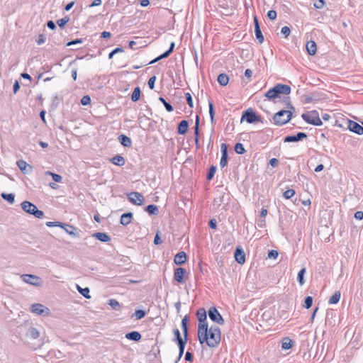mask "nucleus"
I'll list each match as a JSON object with an SVG mask.
<instances>
[{
	"mask_svg": "<svg viewBox=\"0 0 363 363\" xmlns=\"http://www.w3.org/2000/svg\"><path fill=\"white\" fill-rule=\"evenodd\" d=\"M198 338L201 344L206 342L210 347H216L221 340V333L219 327L208 325H198Z\"/></svg>",
	"mask_w": 363,
	"mask_h": 363,
	"instance_id": "nucleus-1",
	"label": "nucleus"
},
{
	"mask_svg": "<svg viewBox=\"0 0 363 363\" xmlns=\"http://www.w3.org/2000/svg\"><path fill=\"white\" fill-rule=\"evenodd\" d=\"M289 108L290 110H281L274 114L273 121L275 125H284L291 119V110H294V108L290 104H289Z\"/></svg>",
	"mask_w": 363,
	"mask_h": 363,
	"instance_id": "nucleus-2",
	"label": "nucleus"
},
{
	"mask_svg": "<svg viewBox=\"0 0 363 363\" xmlns=\"http://www.w3.org/2000/svg\"><path fill=\"white\" fill-rule=\"evenodd\" d=\"M22 209L27 213L34 216L37 218H43L44 212L38 210L35 205L33 203L25 201L21 204Z\"/></svg>",
	"mask_w": 363,
	"mask_h": 363,
	"instance_id": "nucleus-3",
	"label": "nucleus"
},
{
	"mask_svg": "<svg viewBox=\"0 0 363 363\" xmlns=\"http://www.w3.org/2000/svg\"><path fill=\"white\" fill-rule=\"evenodd\" d=\"M302 118L307 123L313 125L323 124L317 111H313L301 115Z\"/></svg>",
	"mask_w": 363,
	"mask_h": 363,
	"instance_id": "nucleus-4",
	"label": "nucleus"
},
{
	"mask_svg": "<svg viewBox=\"0 0 363 363\" xmlns=\"http://www.w3.org/2000/svg\"><path fill=\"white\" fill-rule=\"evenodd\" d=\"M21 278L23 281L35 286H41L43 285L42 279L33 274H22Z\"/></svg>",
	"mask_w": 363,
	"mask_h": 363,
	"instance_id": "nucleus-5",
	"label": "nucleus"
},
{
	"mask_svg": "<svg viewBox=\"0 0 363 363\" xmlns=\"http://www.w3.org/2000/svg\"><path fill=\"white\" fill-rule=\"evenodd\" d=\"M30 311L38 315L48 316L50 311L41 303H33L30 306Z\"/></svg>",
	"mask_w": 363,
	"mask_h": 363,
	"instance_id": "nucleus-6",
	"label": "nucleus"
},
{
	"mask_svg": "<svg viewBox=\"0 0 363 363\" xmlns=\"http://www.w3.org/2000/svg\"><path fill=\"white\" fill-rule=\"evenodd\" d=\"M173 333L174 335L175 340L177 342L179 346V357L180 358L184 354L185 345L187 341V337H184L183 339L181 336L179 330L177 328L174 329Z\"/></svg>",
	"mask_w": 363,
	"mask_h": 363,
	"instance_id": "nucleus-7",
	"label": "nucleus"
},
{
	"mask_svg": "<svg viewBox=\"0 0 363 363\" xmlns=\"http://www.w3.org/2000/svg\"><path fill=\"white\" fill-rule=\"evenodd\" d=\"M243 120H245L248 123H254L261 121V118L252 110H247L242 113L241 121Z\"/></svg>",
	"mask_w": 363,
	"mask_h": 363,
	"instance_id": "nucleus-8",
	"label": "nucleus"
},
{
	"mask_svg": "<svg viewBox=\"0 0 363 363\" xmlns=\"http://www.w3.org/2000/svg\"><path fill=\"white\" fill-rule=\"evenodd\" d=\"M208 316L212 321L219 325H223L224 323L223 317L215 307H211L209 308Z\"/></svg>",
	"mask_w": 363,
	"mask_h": 363,
	"instance_id": "nucleus-9",
	"label": "nucleus"
},
{
	"mask_svg": "<svg viewBox=\"0 0 363 363\" xmlns=\"http://www.w3.org/2000/svg\"><path fill=\"white\" fill-rule=\"evenodd\" d=\"M128 199L130 201L135 205L141 206L144 203V197L143 196L138 192H131L128 195Z\"/></svg>",
	"mask_w": 363,
	"mask_h": 363,
	"instance_id": "nucleus-10",
	"label": "nucleus"
},
{
	"mask_svg": "<svg viewBox=\"0 0 363 363\" xmlns=\"http://www.w3.org/2000/svg\"><path fill=\"white\" fill-rule=\"evenodd\" d=\"M347 128L350 131H352L357 135H363V125H359V123H357L355 121L349 120L348 124H347Z\"/></svg>",
	"mask_w": 363,
	"mask_h": 363,
	"instance_id": "nucleus-11",
	"label": "nucleus"
},
{
	"mask_svg": "<svg viewBox=\"0 0 363 363\" xmlns=\"http://www.w3.org/2000/svg\"><path fill=\"white\" fill-rule=\"evenodd\" d=\"M222 156L220 161V165L222 168L228 164V147L225 143H222L220 146Z\"/></svg>",
	"mask_w": 363,
	"mask_h": 363,
	"instance_id": "nucleus-12",
	"label": "nucleus"
},
{
	"mask_svg": "<svg viewBox=\"0 0 363 363\" xmlns=\"http://www.w3.org/2000/svg\"><path fill=\"white\" fill-rule=\"evenodd\" d=\"M307 138L305 133L299 132L296 135H288L284 138L285 143L298 142Z\"/></svg>",
	"mask_w": 363,
	"mask_h": 363,
	"instance_id": "nucleus-13",
	"label": "nucleus"
},
{
	"mask_svg": "<svg viewBox=\"0 0 363 363\" xmlns=\"http://www.w3.org/2000/svg\"><path fill=\"white\" fill-rule=\"evenodd\" d=\"M186 273V271L185 269L182 267H179L174 269V279L175 281H177L179 283H183L184 282V276Z\"/></svg>",
	"mask_w": 363,
	"mask_h": 363,
	"instance_id": "nucleus-14",
	"label": "nucleus"
},
{
	"mask_svg": "<svg viewBox=\"0 0 363 363\" xmlns=\"http://www.w3.org/2000/svg\"><path fill=\"white\" fill-rule=\"evenodd\" d=\"M236 262L240 264H242L245 262V254L244 250L241 247H237L234 255Z\"/></svg>",
	"mask_w": 363,
	"mask_h": 363,
	"instance_id": "nucleus-15",
	"label": "nucleus"
},
{
	"mask_svg": "<svg viewBox=\"0 0 363 363\" xmlns=\"http://www.w3.org/2000/svg\"><path fill=\"white\" fill-rule=\"evenodd\" d=\"M254 23L256 38L259 43H262L264 41V36L262 33L259 22L256 16L254 17Z\"/></svg>",
	"mask_w": 363,
	"mask_h": 363,
	"instance_id": "nucleus-16",
	"label": "nucleus"
},
{
	"mask_svg": "<svg viewBox=\"0 0 363 363\" xmlns=\"http://www.w3.org/2000/svg\"><path fill=\"white\" fill-rule=\"evenodd\" d=\"M197 318L199 320V325H201V324L203 325H208V323L206 321L207 317H206V311L204 308H201L197 311Z\"/></svg>",
	"mask_w": 363,
	"mask_h": 363,
	"instance_id": "nucleus-17",
	"label": "nucleus"
},
{
	"mask_svg": "<svg viewBox=\"0 0 363 363\" xmlns=\"http://www.w3.org/2000/svg\"><path fill=\"white\" fill-rule=\"evenodd\" d=\"M277 90L278 96L281 94L288 95L291 92V87L286 84H278L274 86Z\"/></svg>",
	"mask_w": 363,
	"mask_h": 363,
	"instance_id": "nucleus-18",
	"label": "nucleus"
},
{
	"mask_svg": "<svg viewBox=\"0 0 363 363\" xmlns=\"http://www.w3.org/2000/svg\"><path fill=\"white\" fill-rule=\"evenodd\" d=\"M26 336L28 338L35 340L39 337L40 332L35 328L30 327L26 333Z\"/></svg>",
	"mask_w": 363,
	"mask_h": 363,
	"instance_id": "nucleus-19",
	"label": "nucleus"
},
{
	"mask_svg": "<svg viewBox=\"0 0 363 363\" xmlns=\"http://www.w3.org/2000/svg\"><path fill=\"white\" fill-rule=\"evenodd\" d=\"M186 261V255L184 252H178L174 258V262L177 265H181Z\"/></svg>",
	"mask_w": 363,
	"mask_h": 363,
	"instance_id": "nucleus-20",
	"label": "nucleus"
},
{
	"mask_svg": "<svg viewBox=\"0 0 363 363\" xmlns=\"http://www.w3.org/2000/svg\"><path fill=\"white\" fill-rule=\"evenodd\" d=\"M199 116H196L195 126H194L195 144H196V149H199L200 147V145H199Z\"/></svg>",
	"mask_w": 363,
	"mask_h": 363,
	"instance_id": "nucleus-21",
	"label": "nucleus"
},
{
	"mask_svg": "<svg viewBox=\"0 0 363 363\" xmlns=\"http://www.w3.org/2000/svg\"><path fill=\"white\" fill-rule=\"evenodd\" d=\"M306 50L310 55H314L316 53L317 46L314 41L310 40L306 43Z\"/></svg>",
	"mask_w": 363,
	"mask_h": 363,
	"instance_id": "nucleus-22",
	"label": "nucleus"
},
{
	"mask_svg": "<svg viewBox=\"0 0 363 363\" xmlns=\"http://www.w3.org/2000/svg\"><path fill=\"white\" fill-rule=\"evenodd\" d=\"M188 127H189L188 121H186V120L182 121L179 123V124L178 125V128H177V130H178L179 134H180V135L185 134L187 132Z\"/></svg>",
	"mask_w": 363,
	"mask_h": 363,
	"instance_id": "nucleus-23",
	"label": "nucleus"
},
{
	"mask_svg": "<svg viewBox=\"0 0 363 363\" xmlns=\"http://www.w3.org/2000/svg\"><path fill=\"white\" fill-rule=\"evenodd\" d=\"M133 218L132 213H123L121 217L120 223L123 225H127L131 222V219Z\"/></svg>",
	"mask_w": 363,
	"mask_h": 363,
	"instance_id": "nucleus-24",
	"label": "nucleus"
},
{
	"mask_svg": "<svg viewBox=\"0 0 363 363\" xmlns=\"http://www.w3.org/2000/svg\"><path fill=\"white\" fill-rule=\"evenodd\" d=\"M125 337L130 340L135 342L139 341L141 339V335L138 331H132L125 334Z\"/></svg>",
	"mask_w": 363,
	"mask_h": 363,
	"instance_id": "nucleus-25",
	"label": "nucleus"
},
{
	"mask_svg": "<svg viewBox=\"0 0 363 363\" xmlns=\"http://www.w3.org/2000/svg\"><path fill=\"white\" fill-rule=\"evenodd\" d=\"M93 236L104 242H108L111 240L109 235L105 233H96L93 235Z\"/></svg>",
	"mask_w": 363,
	"mask_h": 363,
	"instance_id": "nucleus-26",
	"label": "nucleus"
},
{
	"mask_svg": "<svg viewBox=\"0 0 363 363\" xmlns=\"http://www.w3.org/2000/svg\"><path fill=\"white\" fill-rule=\"evenodd\" d=\"M118 140L121 143V144L126 147H129L131 146V140L129 137L125 135H121L118 137Z\"/></svg>",
	"mask_w": 363,
	"mask_h": 363,
	"instance_id": "nucleus-27",
	"label": "nucleus"
},
{
	"mask_svg": "<svg viewBox=\"0 0 363 363\" xmlns=\"http://www.w3.org/2000/svg\"><path fill=\"white\" fill-rule=\"evenodd\" d=\"M111 162L116 165L123 166L125 164V160L123 157L121 155H116L111 160Z\"/></svg>",
	"mask_w": 363,
	"mask_h": 363,
	"instance_id": "nucleus-28",
	"label": "nucleus"
},
{
	"mask_svg": "<svg viewBox=\"0 0 363 363\" xmlns=\"http://www.w3.org/2000/svg\"><path fill=\"white\" fill-rule=\"evenodd\" d=\"M277 91V89L274 86L266 92L265 96L269 100H274L279 96Z\"/></svg>",
	"mask_w": 363,
	"mask_h": 363,
	"instance_id": "nucleus-29",
	"label": "nucleus"
},
{
	"mask_svg": "<svg viewBox=\"0 0 363 363\" xmlns=\"http://www.w3.org/2000/svg\"><path fill=\"white\" fill-rule=\"evenodd\" d=\"M76 288L77 291L86 298H91V296L89 295V289L88 287L82 288L79 285L77 284Z\"/></svg>",
	"mask_w": 363,
	"mask_h": 363,
	"instance_id": "nucleus-30",
	"label": "nucleus"
},
{
	"mask_svg": "<svg viewBox=\"0 0 363 363\" xmlns=\"http://www.w3.org/2000/svg\"><path fill=\"white\" fill-rule=\"evenodd\" d=\"M341 294L340 291H337L334 294L329 298V304H336L340 301Z\"/></svg>",
	"mask_w": 363,
	"mask_h": 363,
	"instance_id": "nucleus-31",
	"label": "nucleus"
},
{
	"mask_svg": "<svg viewBox=\"0 0 363 363\" xmlns=\"http://www.w3.org/2000/svg\"><path fill=\"white\" fill-rule=\"evenodd\" d=\"M228 81H229V78L226 74L222 73V74H220L218 77V82L222 86L227 85L228 83Z\"/></svg>",
	"mask_w": 363,
	"mask_h": 363,
	"instance_id": "nucleus-32",
	"label": "nucleus"
},
{
	"mask_svg": "<svg viewBox=\"0 0 363 363\" xmlns=\"http://www.w3.org/2000/svg\"><path fill=\"white\" fill-rule=\"evenodd\" d=\"M45 225L48 226V227H61V228H64V226H67L70 229H74L72 226L71 225H67V224H64V223H62L60 222H52V221H48L46 222Z\"/></svg>",
	"mask_w": 363,
	"mask_h": 363,
	"instance_id": "nucleus-33",
	"label": "nucleus"
},
{
	"mask_svg": "<svg viewBox=\"0 0 363 363\" xmlns=\"http://www.w3.org/2000/svg\"><path fill=\"white\" fill-rule=\"evenodd\" d=\"M293 342L289 337H285L282 340L281 347L284 350H289L292 347Z\"/></svg>",
	"mask_w": 363,
	"mask_h": 363,
	"instance_id": "nucleus-34",
	"label": "nucleus"
},
{
	"mask_svg": "<svg viewBox=\"0 0 363 363\" xmlns=\"http://www.w3.org/2000/svg\"><path fill=\"white\" fill-rule=\"evenodd\" d=\"M140 89L137 86L134 89L133 92L131 95V99L133 101L136 102L140 99Z\"/></svg>",
	"mask_w": 363,
	"mask_h": 363,
	"instance_id": "nucleus-35",
	"label": "nucleus"
},
{
	"mask_svg": "<svg viewBox=\"0 0 363 363\" xmlns=\"http://www.w3.org/2000/svg\"><path fill=\"white\" fill-rule=\"evenodd\" d=\"M17 165L18 168L22 171L23 173H27V167H29V169H31L30 166H28V164L25 162L24 160H19L17 162Z\"/></svg>",
	"mask_w": 363,
	"mask_h": 363,
	"instance_id": "nucleus-36",
	"label": "nucleus"
},
{
	"mask_svg": "<svg viewBox=\"0 0 363 363\" xmlns=\"http://www.w3.org/2000/svg\"><path fill=\"white\" fill-rule=\"evenodd\" d=\"M182 328L184 333V337H187L188 336V328H187V316L186 315L182 320Z\"/></svg>",
	"mask_w": 363,
	"mask_h": 363,
	"instance_id": "nucleus-37",
	"label": "nucleus"
},
{
	"mask_svg": "<svg viewBox=\"0 0 363 363\" xmlns=\"http://www.w3.org/2000/svg\"><path fill=\"white\" fill-rule=\"evenodd\" d=\"M150 214L157 215L159 212L158 208L156 205H148L145 209Z\"/></svg>",
	"mask_w": 363,
	"mask_h": 363,
	"instance_id": "nucleus-38",
	"label": "nucleus"
},
{
	"mask_svg": "<svg viewBox=\"0 0 363 363\" xmlns=\"http://www.w3.org/2000/svg\"><path fill=\"white\" fill-rule=\"evenodd\" d=\"M1 197L10 203H13L15 201V195L13 194L2 193Z\"/></svg>",
	"mask_w": 363,
	"mask_h": 363,
	"instance_id": "nucleus-39",
	"label": "nucleus"
},
{
	"mask_svg": "<svg viewBox=\"0 0 363 363\" xmlns=\"http://www.w3.org/2000/svg\"><path fill=\"white\" fill-rule=\"evenodd\" d=\"M306 273V268L301 269L299 272L298 273L297 279L299 282L300 285H303L305 283V281L303 279L304 274Z\"/></svg>",
	"mask_w": 363,
	"mask_h": 363,
	"instance_id": "nucleus-40",
	"label": "nucleus"
},
{
	"mask_svg": "<svg viewBox=\"0 0 363 363\" xmlns=\"http://www.w3.org/2000/svg\"><path fill=\"white\" fill-rule=\"evenodd\" d=\"M235 151L238 154L242 155L245 152V149L242 143H238L235 145Z\"/></svg>",
	"mask_w": 363,
	"mask_h": 363,
	"instance_id": "nucleus-41",
	"label": "nucleus"
},
{
	"mask_svg": "<svg viewBox=\"0 0 363 363\" xmlns=\"http://www.w3.org/2000/svg\"><path fill=\"white\" fill-rule=\"evenodd\" d=\"M45 174L50 175L52 177V179L55 182H62V177L60 174L52 173L50 171L46 172Z\"/></svg>",
	"mask_w": 363,
	"mask_h": 363,
	"instance_id": "nucleus-42",
	"label": "nucleus"
},
{
	"mask_svg": "<svg viewBox=\"0 0 363 363\" xmlns=\"http://www.w3.org/2000/svg\"><path fill=\"white\" fill-rule=\"evenodd\" d=\"M170 54H171V52L169 50H167L165 52H164L163 54L160 55V56H158L157 57H156L155 59L152 60L149 64L151 65V64L155 63L162 59L169 57Z\"/></svg>",
	"mask_w": 363,
	"mask_h": 363,
	"instance_id": "nucleus-43",
	"label": "nucleus"
},
{
	"mask_svg": "<svg viewBox=\"0 0 363 363\" xmlns=\"http://www.w3.org/2000/svg\"><path fill=\"white\" fill-rule=\"evenodd\" d=\"M159 100L164 104L166 110L168 112H171L174 110L173 106L168 102L166 101V100L163 97H160Z\"/></svg>",
	"mask_w": 363,
	"mask_h": 363,
	"instance_id": "nucleus-44",
	"label": "nucleus"
},
{
	"mask_svg": "<svg viewBox=\"0 0 363 363\" xmlns=\"http://www.w3.org/2000/svg\"><path fill=\"white\" fill-rule=\"evenodd\" d=\"M108 304L113 310L118 311L120 309V304L116 299H110L108 301Z\"/></svg>",
	"mask_w": 363,
	"mask_h": 363,
	"instance_id": "nucleus-45",
	"label": "nucleus"
},
{
	"mask_svg": "<svg viewBox=\"0 0 363 363\" xmlns=\"http://www.w3.org/2000/svg\"><path fill=\"white\" fill-rule=\"evenodd\" d=\"M145 314H146L145 311H144L143 310L138 309V310H135V311L133 314V316H135V318L137 320H140V319H142L143 317H145Z\"/></svg>",
	"mask_w": 363,
	"mask_h": 363,
	"instance_id": "nucleus-46",
	"label": "nucleus"
},
{
	"mask_svg": "<svg viewBox=\"0 0 363 363\" xmlns=\"http://www.w3.org/2000/svg\"><path fill=\"white\" fill-rule=\"evenodd\" d=\"M209 115L211 117V122L212 124H213L214 123L215 111H214L213 103L211 101H209Z\"/></svg>",
	"mask_w": 363,
	"mask_h": 363,
	"instance_id": "nucleus-47",
	"label": "nucleus"
},
{
	"mask_svg": "<svg viewBox=\"0 0 363 363\" xmlns=\"http://www.w3.org/2000/svg\"><path fill=\"white\" fill-rule=\"evenodd\" d=\"M295 195V191L294 189H288L284 192V197L286 199H289Z\"/></svg>",
	"mask_w": 363,
	"mask_h": 363,
	"instance_id": "nucleus-48",
	"label": "nucleus"
},
{
	"mask_svg": "<svg viewBox=\"0 0 363 363\" xmlns=\"http://www.w3.org/2000/svg\"><path fill=\"white\" fill-rule=\"evenodd\" d=\"M313 303V298L311 296H306L304 300L303 307L306 308H309L311 307Z\"/></svg>",
	"mask_w": 363,
	"mask_h": 363,
	"instance_id": "nucleus-49",
	"label": "nucleus"
},
{
	"mask_svg": "<svg viewBox=\"0 0 363 363\" xmlns=\"http://www.w3.org/2000/svg\"><path fill=\"white\" fill-rule=\"evenodd\" d=\"M216 167L215 166H211L210 167V169H209V172L207 174V179L208 180H211L213 179V177H214V174L216 173Z\"/></svg>",
	"mask_w": 363,
	"mask_h": 363,
	"instance_id": "nucleus-50",
	"label": "nucleus"
},
{
	"mask_svg": "<svg viewBox=\"0 0 363 363\" xmlns=\"http://www.w3.org/2000/svg\"><path fill=\"white\" fill-rule=\"evenodd\" d=\"M81 104L83 105V106H86V105H89L91 104V98L88 95H86V96H84L82 99H81Z\"/></svg>",
	"mask_w": 363,
	"mask_h": 363,
	"instance_id": "nucleus-51",
	"label": "nucleus"
},
{
	"mask_svg": "<svg viewBox=\"0 0 363 363\" xmlns=\"http://www.w3.org/2000/svg\"><path fill=\"white\" fill-rule=\"evenodd\" d=\"M185 97H186V102H187L188 105L189 106V107L193 108L194 104H193V99H192V96H191V94L186 93Z\"/></svg>",
	"mask_w": 363,
	"mask_h": 363,
	"instance_id": "nucleus-52",
	"label": "nucleus"
},
{
	"mask_svg": "<svg viewBox=\"0 0 363 363\" xmlns=\"http://www.w3.org/2000/svg\"><path fill=\"white\" fill-rule=\"evenodd\" d=\"M279 255V253L275 250H271L268 252V258L269 259H276Z\"/></svg>",
	"mask_w": 363,
	"mask_h": 363,
	"instance_id": "nucleus-53",
	"label": "nucleus"
},
{
	"mask_svg": "<svg viewBox=\"0 0 363 363\" xmlns=\"http://www.w3.org/2000/svg\"><path fill=\"white\" fill-rule=\"evenodd\" d=\"M281 32L285 38H287L290 35L291 30L288 26H284L282 27Z\"/></svg>",
	"mask_w": 363,
	"mask_h": 363,
	"instance_id": "nucleus-54",
	"label": "nucleus"
},
{
	"mask_svg": "<svg viewBox=\"0 0 363 363\" xmlns=\"http://www.w3.org/2000/svg\"><path fill=\"white\" fill-rule=\"evenodd\" d=\"M69 19L67 18H63L57 20V23L60 27L62 28L68 22Z\"/></svg>",
	"mask_w": 363,
	"mask_h": 363,
	"instance_id": "nucleus-55",
	"label": "nucleus"
},
{
	"mask_svg": "<svg viewBox=\"0 0 363 363\" xmlns=\"http://www.w3.org/2000/svg\"><path fill=\"white\" fill-rule=\"evenodd\" d=\"M155 81H156V77L155 76L151 77L149 79V80H148V86H149L150 89H154Z\"/></svg>",
	"mask_w": 363,
	"mask_h": 363,
	"instance_id": "nucleus-56",
	"label": "nucleus"
},
{
	"mask_svg": "<svg viewBox=\"0 0 363 363\" xmlns=\"http://www.w3.org/2000/svg\"><path fill=\"white\" fill-rule=\"evenodd\" d=\"M123 48H115L113 51H111V52L109 53V55H108V58H109V59H111V58L113 57V55H114L115 54H116V53H118V52H123Z\"/></svg>",
	"mask_w": 363,
	"mask_h": 363,
	"instance_id": "nucleus-57",
	"label": "nucleus"
},
{
	"mask_svg": "<svg viewBox=\"0 0 363 363\" xmlns=\"http://www.w3.org/2000/svg\"><path fill=\"white\" fill-rule=\"evenodd\" d=\"M267 17L271 20H274L277 18V12L274 10H270L267 13Z\"/></svg>",
	"mask_w": 363,
	"mask_h": 363,
	"instance_id": "nucleus-58",
	"label": "nucleus"
},
{
	"mask_svg": "<svg viewBox=\"0 0 363 363\" xmlns=\"http://www.w3.org/2000/svg\"><path fill=\"white\" fill-rule=\"evenodd\" d=\"M82 43H83L82 39H76V40L68 42L67 43V46H71L73 45L81 44Z\"/></svg>",
	"mask_w": 363,
	"mask_h": 363,
	"instance_id": "nucleus-59",
	"label": "nucleus"
},
{
	"mask_svg": "<svg viewBox=\"0 0 363 363\" xmlns=\"http://www.w3.org/2000/svg\"><path fill=\"white\" fill-rule=\"evenodd\" d=\"M46 38L43 34H40L37 40L38 45H41L45 42Z\"/></svg>",
	"mask_w": 363,
	"mask_h": 363,
	"instance_id": "nucleus-60",
	"label": "nucleus"
},
{
	"mask_svg": "<svg viewBox=\"0 0 363 363\" xmlns=\"http://www.w3.org/2000/svg\"><path fill=\"white\" fill-rule=\"evenodd\" d=\"M324 4H325V2L323 0H318L317 2H315L314 4V6L316 9H321L323 7Z\"/></svg>",
	"mask_w": 363,
	"mask_h": 363,
	"instance_id": "nucleus-61",
	"label": "nucleus"
},
{
	"mask_svg": "<svg viewBox=\"0 0 363 363\" xmlns=\"http://www.w3.org/2000/svg\"><path fill=\"white\" fill-rule=\"evenodd\" d=\"M354 218L357 220L363 219V212L362 211H356L354 213Z\"/></svg>",
	"mask_w": 363,
	"mask_h": 363,
	"instance_id": "nucleus-62",
	"label": "nucleus"
},
{
	"mask_svg": "<svg viewBox=\"0 0 363 363\" xmlns=\"http://www.w3.org/2000/svg\"><path fill=\"white\" fill-rule=\"evenodd\" d=\"M160 243H162V240L159 235V233H157L154 238V244L159 245Z\"/></svg>",
	"mask_w": 363,
	"mask_h": 363,
	"instance_id": "nucleus-63",
	"label": "nucleus"
},
{
	"mask_svg": "<svg viewBox=\"0 0 363 363\" xmlns=\"http://www.w3.org/2000/svg\"><path fill=\"white\" fill-rule=\"evenodd\" d=\"M269 164H270L271 166L275 167H277L278 165L279 161L276 158H272V159H271L269 160Z\"/></svg>",
	"mask_w": 363,
	"mask_h": 363,
	"instance_id": "nucleus-64",
	"label": "nucleus"
}]
</instances>
